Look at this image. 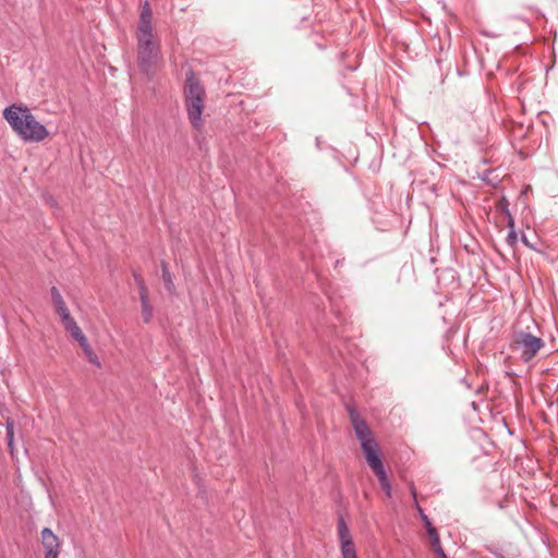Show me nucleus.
<instances>
[{"instance_id":"obj_21","label":"nucleus","mask_w":558,"mask_h":558,"mask_svg":"<svg viewBox=\"0 0 558 558\" xmlns=\"http://www.w3.org/2000/svg\"><path fill=\"white\" fill-rule=\"evenodd\" d=\"M50 293H51L52 303L63 300V298H62L61 293L59 292V290L57 289V287L53 286L50 289Z\"/></svg>"},{"instance_id":"obj_23","label":"nucleus","mask_w":558,"mask_h":558,"mask_svg":"<svg viewBox=\"0 0 558 558\" xmlns=\"http://www.w3.org/2000/svg\"><path fill=\"white\" fill-rule=\"evenodd\" d=\"M507 218V226L509 230H514V218L511 214L506 215Z\"/></svg>"},{"instance_id":"obj_9","label":"nucleus","mask_w":558,"mask_h":558,"mask_svg":"<svg viewBox=\"0 0 558 558\" xmlns=\"http://www.w3.org/2000/svg\"><path fill=\"white\" fill-rule=\"evenodd\" d=\"M58 315L60 316L61 323L64 327V329L72 336L76 331H78L81 328L75 322V319L71 316L70 311L66 307L57 311Z\"/></svg>"},{"instance_id":"obj_4","label":"nucleus","mask_w":558,"mask_h":558,"mask_svg":"<svg viewBox=\"0 0 558 558\" xmlns=\"http://www.w3.org/2000/svg\"><path fill=\"white\" fill-rule=\"evenodd\" d=\"M345 409L348 411L352 428L361 444V448L364 452L365 458L378 451V444L373 437L366 421L360 415V413L353 405L345 404Z\"/></svg>"},{"instance_id":"obj_13","label":"nucleus","mask_w":558,"mask_h":558,"mask_svg":"<svg viewBox=\"0 0 558 558\" xmlns=\"http://www.w3.org/2000/svg\"><path fill=\"white\" fill-rule=\"evenodd\" d=\"M493 170L488 169V170H485L478 178L485 182L487 185H490L493 187H497L499 185V182L500 180L498 179V177H492L493 174Z\"/></svg>"},{"instance_id":"obj_29","label":"nucleus","mask_w":558,"mask_h":558,"mask_svg":"<svg viewBox=\"0 0 558 558\" xmlns=\"http://www.w3.org/2000/svg\"><path fill=\"white\" fill-rule=\"evenodd\" d=\"M506 375L509 377L517 376V373L514 372H506Z\"/></svg>"},{"instance_id":"obj_3","label":"nucleus","mask_w":558,"mask_h":558,"mask_svg":"<svg viewBox=\"0 0 558 558\" xmlns=\"http://www.w3.org/2000/svg\"><path fill=\"white\" fill-rule=\"evenodd\" d=\"M184 95L189 119L194 128H199L202 125L206 93L194 73H190L186 77Z\"/></svg>"},{"instance_id":"obj_10","label":"nucleus","mask_w":558,"mask_h":558,"mask_svg":"<svg viewBox=\"0 0 558 558\" xmlns=\"http://www.w3.org/2000/svg\"><path fill=\"white\" fill-rule=\"evenodd\" d=\"M161 279L163 281L166 290L170 294H175V286L173 282V278L171 272L169 271L168 263L165 260H161Z\"/></svg>"},{"instance_id":"obj_1","label":"nucleus","mask_w":558,"mask_h":558,"mask_svg":"<svg viewBox=\"0 0 558 558\" xmlns=\"http://www.w3.org/2000/svg\"><path fill=\"white\" fill-rule=\"evenodd\" d=\"M137 64L142 72L150 75L161 64V45L154 31L153 12L148 2L142 5L136 27Z\"/></svg>"},{"instance_id":"obj_28","label":"nucleus","mask_w":558,"mask_h":558,"mask_svg":"<svg viewBox=\"0 0 558 558\" xmlns=\"http://www.w3.org/2000/svg\"><path fill=\"white\" fill-rule=\"evenodd\" d=\"M496 558H505V556L498 551H492Z\"/></svg>"},{"instance_id":"obj_20","label":"nucleus","mask_w":558,"mask_h":558,"mask_svg":"<svg viewBox=\"0 0 558 558\" xmlns=\"http://www.w3.org/2000/svg\"><path fill=\"white\" fill-rule=\"evenodd\" d=\"M506 242L509 246L514 247L518 242V234L515 230H509Z\"/></svg>"},{"instance_id":"obj_14","label":"nucleus","mask_w":558,"mask_h":558,"mask_svg":"<svg viewBox=\"0 0 558 558\" xmlns=\"http://www.w3.org/2000/svg\"><path fill=\"white\" fill-rule=\"evenodd\" d=\"M5 436L8 439V447L11 452H13L14 423L10 418L5 421Z\"/></svg>"},{"instance_id":"obj_22","label":"nucleus","mask_w":558,"mask_h":558,"mask_svg":"<svg viewBox=\"0 0 558 558\" xmlns=\"http://www.w3.org/2000/svg\"><path fill=\"white\" fill-rule=\"evenodd\" d=\"M381 489L385 492L386 496L388 498L391 497L392 495V486H391V483H387V484H383L380 485Z\"/></svg>"},{"instance_id":"obj_24","label":"nucleus","mask_w":558,"mask_h":558,"mask_svg":"<svg viewBox=\"0 0 558 558\" xmlns=\"http://www.w3.org/2000/svg\"><path fill=\"white\" fill-rule=\"evenodd\" d=\"M53 305H54L56 312L66 307V304H65L64 300L59 301V302H54Z\"/></svg>"},{"instance_id":"obj_26","label":"nucleus","mask_w":558,"mask_h":558,"mask_svg":"<svg viewBox=\"0 0 558 558\" xmlns=\"http://www.w3.org/2000/svg\"><path fill=\"white\" fill-rule=\"evenodd\" d=\"M341 556H342V558H357L356 550H355V551L348 553V554H343V555H341Z\"/></svg>"},{"instance_id":"obj_5","label":"nucleus","mask_w":558,"mask_h":558,"mask_svg":"<svg viewBox=\"0 0 558 558\" xmlns=\"http://www.w3.org/2000/svg\"><path fill=\"white\" fill-rule=\"evenodd\" d=\"M544 347L545 341L529 330L513 332L511 348L520 353L523 363L532 361Z\"/></svg>"},{"instance_id":"obj_18","label":"nucleus","mask_w":558,"mask_h":558,"mask_svg":"<svg viewBox=\"0 0 558 558\" xmlns=\"http://www.w3.org/2000/svg\"><path fill=\"white\" fill-rule=\"evenodd\" d=\"M416 508H417V511L420 513V517H421V520L423 521L424 523V526L426 529V532L428 533L430 530H435V527L433 526L430 520L428 519V517L424 513L423 509L420 507V505L416 502Z\"/></svg>"},{"instance_id":"obj_16","label":"nucleus","mask_w":558,"mask_h":558,"mask_svg":"<svg viewBox=\"0 0 558 558\" xmlns=\"http://www.w3.org/2000/svg\"><path fill=\"white\" fill-rule=\"evenodd\" d=\"M496 209H497V211H499L500 214H504L505 216L508 214H511L509 210V202L506 198V196H502L499 199V202L496 205Z\"/></svg>"},{"instance_id":"obj_15","label":"nucleus","mask_w":558,"mask_h":558,"mask_svg":"<svg viewBox=\"0 0 558 558\" xmlns=\"http://www.w3.org/2000/svg\"><path fill=\"white\" fill-rule=\"evenodd\" d=\"M133 278L137 284L138 288V294L141 295H148L147 287L145 284L144 279L141 275H138L136 271H133Z\"/></svg>"},{"instance_id":"obj_12","label":"nucleus","mask_w":558,"mask_h":558,"mask_svg":"<svg viewBox=\"0 0 558 558\" xmlns=\"http://www.w3.org/2000/svg\"><path fill=\"white\" fill-rule=\"evenodd\" d=\"M365 460H366L367 464L369 465V468L372 469V471H375V470L384 466L379 450L376 451L375 453L366 457Z\"/></svg>"},{"instance_id":"obj_7","label":"nucleus","mask_w":558,"mask_h":558,"mask_svg":"<svg viewBox=\"0 0 558 558\" xmlns=\"http://www.w3.org/2000/svg\"><path fill=\"white\" fill-rule=\"evenodd\" d=\"M338 535L340 541L341 555L355 551V546L350 535L348 524L345 523V520L342 515H339L338 519Z\"/></svg>"},{"instance_id":"obj_19","label":"nucleus","mask_w":558,"mask_h":558,"mask_svg":"<svg viewBox=\"0 0 558 558\" xmlns=\"http://www.w3.org/2000/svg\"><path fill=\"white\" fill-rule=\"evenodd\" d=\"M380 485L390 483L385 466H381L375 471H373Z\"/></svg>"},{"instance_id":"obj_25","label":"nucleus","mask_w":558,"mask_h":558,"mask_svg":"<svg viewBox=\"0 0 558 558\" xmlns=\"http://www.w3.org/2000/svg\"><path fill=\"white\" fill-rule=\"evenodd\" d=\"M521 241H522V242H523L527 247H530V248H532V250H536V248H535V246H534L533 244H531V243L527 241V239H526L525 234H522Z\"/></svg>"},{"instance_id":"obj_27","label":"nucleus","mask_w":558,"mask_h":558,"mask_svg":"<svg viewBox=\"0 0 558 558\" xmlns=\"http://www.w3.org/2000/svg\"><path fill=\"white\" fill-rule=\"evenodd\" d=\"M436 554L438 555V558H448L442 548H439Z\"/></svg>"},{"instance_id":"obj_2","label":"nucleus","mask_w":558,"mask_h":558,"mask_svg":"<svg viewBox=\"0 0 558 558\" xmlns=\"http://www.w3.org/2000/svg\"><path fill=\"white\" fill-rule=\"evenodd\" d=\"M3 117L12 129L25 140H45L53 135L36 120L26 107L10 106L4 109Z\"/></svg>"},{"instance_id":"obj_11","label":"nucleus","mask_w":558,"mask_h":558,"mask_svg":"<svg viewBox=\"0 0 558 558\" xmlns=\"http://www.w3.org/2000/svg\"><path fill=\"white\" fill-rule=\"evenodd\" d=\"M140 301L142 306L143 322L148 324L153 317V307L149 303V298L148 295H141Z\"/></svg>"},{"instance_id":"obj_8","label":"nucleus","mask_w":558,"mask_h":558,"mask_svg":"<svg viewBox=\"0 0 558 558\" xmlns=\"http://www.w3.org/2000/svg\"><path fill=\"white\" fill-rule=\"evenodd\" d=\"M71 337L80 343V345H81L83 352L85 353L87 360L92 364L99 365V360H98L96 353L94 352V350L92 349V347L89 345V343L87 341V338L83 333L82 329H80L78 331L73 333Z\"/></svg>"},{"instance_id":"obj_30","label":"nucleus","mask_w":558,"mask_h":558,"mask_svg":"<svg viewBox=\"0 0 558 558\" xmlns=\"http://www.w3.org/2000/svg\"><path fill=\"white\" fill-rule=\"evenodd\" d=\"M411 493H412L413 497L416 498V490L414 487L411 488Z\"/></svg>"},{"instance_id":"obj_6","label":"nucleus","mask_w":558,"mask_h":558,"mask_svg":"<svg viewBox=\"0 0 558 558\" xmlns=\"http://www.w3.org/2000/svg\"><path fill=\"white\" fill-rule=\"evenodd\" d=\"M41 544L45 548V558H58L60 542L51 529L45 527L41 531Z\"/></svg>"},{"instance_id":"obj_17","label":"nucleus","mask_w":558,"mask_h":558,"mask_svg":"<svg viewBox=\"0 0 558 558\" xmlns=\"http://www.w3.org/2000/svg\"><path fill=\"white\" fill-rule=\"evenodd\" d=\"M427 534L430 537L432 546L435 551H437L439 548H442L441 544H440V538H439V535H438L436 529L430 530Z\"/></svg>"}]
</instances>
